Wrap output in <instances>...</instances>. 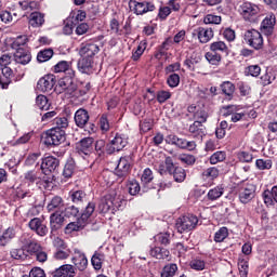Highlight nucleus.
Instances as JSON below:
<instances>
[{
    "label": "nucleus",
    "mask_w": 277,
    "mask_h": 277,
    "mask_svg": "<svg viewBox=\"0 0 277 277\" xmlns=\"http://www.w3.org/2000/svg\"><path fill=\"white\" fill-rule=\"evenodd\" d=\"M149 254L154 259H167V261H170V251L166 248H161V247L151 248L149 251Z\"/></svg>",
    "instance_id": "473e14b6"
},
{
    "label": "nucleus",
    "mask_w": 277,
    "mask_h": 277,
    "mask_svg": "<svg viewBox=\"0 0 277 277\" xmlns=\"http://www.w3.org/2000/svg\"><path fill=\"white\" fill-rule=\"evenodd\" d=\"M60 168V160L53 156H48L42 158L41 161V171L43 174H51V172H55Z\"/></svg>",
    "instance_id": "2eb2a0df"
},
{
    "label": "nucleus",
    "mask_w": 277,
    "mask_h": 277,
    "mask_svg": "<svg viewBox=\"0 0 277 277\" xmlns=\"http://www.w3.org/2000/svg\"><path fill=\"white\" fill-rule=\"evenodd\" d=\"M222 196H224V186L223 185H217V186L211 188L207 194L208 200H211L212 202L215 200H219V198H222Z\"/></svg>",
    "instance_id": "c9c22d12"
},
{
    "label": "nucleus",
    "mask_w": 277,
    "mask_h": 277,
    "mask_svg": "<svg viewBox=\"0 0 277 277\" xmlns=\"http://www.w3.org/2000/svg\"><path fill=\"white\" fill-rule=\"evenodd\" d=\"M205 25H220L222 23V16L208 14L203 17Z\"/></svg>",
    "instance_id": "13d9d810"
},
{
    "label": "nucleus",
    "mask_w": 277,
    "mask_h": 277,
    "mask_svg": "<svg viewBox=\"0 0 277 277\" xmlns=\"http://www.w3.org/2000/svg\"><path fill=\"white\" fill-rule=\"evenodd\" d=\"M200 62V56H197L196 54H193L189 58H186L184 61V65L188 70H195L196 69V64H199Z\"/></svg>",
    "instance_id": "5fc2aeb1"
},
{
    "label": "nucleus",
    "mask_w": 277,
    "mask_h": 277,
    "mask_svg": "<svg viewBox=\"0 0 277 277\" xmlns=\"http://www.w3.org/2000/svg\"><path fill=\"white\" fill-rule=\"evenodd\" d=\"M10 254L11 259H15V261H25L28 256L24 245L21 248L12 249Z\"/></svg>",
    "instance_id": "a19ab883"
},
{
    "label": "nucleus",
    "mask_w": 277,
    "mask_h": 277,
    "mask_svg": "<svg viewBox=\"0 0 277 277\" xmlns=\"http://www.w3.org/2000/svg\"><path fill=\"white\" fill-rule=\"evenodd\" d=\"M157 172L163 176V174H172L174 170V161L172 160V157H167L164 161L159 162L155 166Z\"/></svg>",
    "instance_id": "4be33fe9"
},
{
    "label": "nucleus",
    "mask_w": 277,
    "mask_h": 277,
    "mask_svg": "<svg viewBox=\"0 0 277 277\" xmlns=\"http://www.w3.org/2000/svg\"><path fill=\"white\" fill-rule=\"evenodd\" d=\"M206 60L209 64H212V66H217L220 62H222V56L217 54V52L211 51L206 53Z\"/></svg>",
    "instance_id": "de8ad7c7"
},
{
    "label": "nucleus",
    "mask_w": 277,
    "mask_h": 277,
    "mask_svg": "<svg viewBox=\"0 0 277 277\" xmlns=\"http://www.w3.org/2000/svg\"><path fill=\"white\" fill-rule=\"evenodd\" d=\"M55 83H57L55 75H45L38 81L37 90H39V92H51V90L55 88Z\"/></svg>",
    "instance_id": "f8f14e48"
},
{
    "label": "nucleus",
    "mask_w": 277,
    "mask_h": 277,
    "mask_svg": "<svg viewBox=\"0 0 277 277\" xmlns=\"http://www.w3.org/2000/svg\"><path fill=\"white\" fill-rule=\"evenodd\" d=\"M94 209H96V205H94V202H89L81 216L77 219L80 228H85V226H88L90 217H92V213H94Z\"/></svg>",
    "instance_id": "f3484780"
},
{
    "label": "nucleus",
    "mask_w": 277,
    "mask_h": 277,
    "mask_svg": "<svg viewBox=\"0 0 277 277\" xmlns=\"http://www.w3.org/2000/svg\"><path fill=\"white\" fill-rule=\"evenodd\" d=\"M171 174L173 175L175 183H183V181H185V179L187 177V173L182 167L173 168Z\"/></svg>",
    "instance_id": "a18cd8bd"
},
{
    "label": "nucleus",
    "mask_w": 277,
    "mask_h": 277,
    "mask_svg": "<svg viewBox=\"0 0 277 277\" xmlns=\"http://www.w3.org/2000/svg\"><path fill=\"white\" fill-rule=\"evenodd\" d=\"M69 198L75 205H81V202H85V198H88V196L83 190H71L69 192Z\"/></svg>",
    "instance_id": "58836bf2"
},
{
    "label": "nucleus",
    "mask_w": 277,
    "mask_h": 277,
    "mask_svg": "<svg viewBox=\"0 0 277 277\" xmlns=\"http://www.w3.org/2000/svg\"><path fill=\"white\" fill-rule=\"evenodd\" d=\"M27 36L23 35V36H18L16 37V39L13 41L12 43V49H23L22 47H25V44H27Z\"/></svg>",
    "instance_id": "338daca9"
},
{
    "label": "nucleus",
    "mask_w": 277,
    "mask_h": 277,
    "mask_svg": "<svg viewBox=\"0 0 277 277\" xmlns=\"http://www.w3.org/2000/svg\"><path fill=\"white\" fill-rule=\"evenodd\" d=\"M53 57V50L52 49H47L43 51H40L37 55V61L42 64L44 62H49Z\"/></svg>",
    "instance_id": "603ef678"
},
{
    "label": "nucleus",
    "mask_w": 277,
    "mask_h": 277,
    "mask_svg": "<svg viewBox=\"0 0 277 277\" xmlns=\"http://www.w3.org/2000/svg\"><path fill=\"white\" fill-rule=\"evenodd\" d=\"M240 14L242 18L249 23H254V21H256V16L261 14V5L252 2H243L240 5Z\"/></svg>",
    "instance_id": "20e7f679"
},
{
    "label": "nucleus",
    "mask_w": 277,
    "mask_h": 277,
    "mask_svg": "<svg viewBox=\"0 0 277 277\" xmlns=\"http://www.w3.org/2000/svg\"><path fill=\"white\" fill-rule=\"evenodd\" d=\"M261 75V66L259 65H250L245 68L246 77H259Z\"/></svg>",
    "instance_id": "864d4df0"
},
{
    "label": "nucleus",
    "mask_w": 277,
    "mask_h": 277,
    "mask_svg": "<svg viewBox=\"0 0 277 277\" xmlns=\"http://www.w3.org/2000/svg\"><path fill=\"white\" fill-rule=\"evenodd\" d=\"M28 226L30 230L36 233L39 237H47V235H49V227H47V224H44V221L40 217L31 219Z\"/></svg>",
    "instance_id": "9d476101"
},
{
    "label": "nucleus",
    "mask_w": 277,
    "mask_h": 277,
    "mask_svg": "<svg viewBox=\"0 0 277 277\" xmlns=\"http://www.w3.org/2000/svg\"><path fill=\"white\" fill-rule=\"evenodd\" d=\"M70 254H72V252L64 245V240H60V247L54 252V259L56 261H66V259L70 258Z\"/></svg>",
    "instance_id": "cd10ccee"
},
{
    "label": "nucleus",
    "mask_w": 277,
    "mask_h": 277,
    "mask_svg": "<svg viewBox=\"0 0 277 277\" xmlns=\"http://www.w3.org/2000/svg\"><path fill=\"white\" fill-rule=\"evenodd\" d=\"M175 226L181 234L189 233V230H194L198 226V216L193 214L184 215L177 220Z\"/></svg>",
    "instance_id": "39448f33"
},
{
    "label": "nucleus",
    "mask_w": 277,
    "mask_h": 277,
    "mask_svg": "<svg viewBox=\"0 0 277 277\" xmlns=\"http://www.w3.org/2000/svg\"><path fill=\"white\" fill-rule=\"evenodd\" d=\"M188 131L194 137L200 138L202 135H205L202 123H200V121H195L193 124H190Z\"/></svg>",
    "instance_id": "37998d69"
},
{
    "label": "nucleus",
    "mask_w": 277,
    "mask_h": 277,
    "mask_svg": "<svg viewBox=\"0 0 277 277\" xmlns=\"http://www.w3.org/2000/svg\"><path fill=\"white\" fill-rule=\"evenodd\" d=\"M177 272L179 265H176L175 263H169L162 267L160 272V277H175Z\"/></svg>",
    "instance_id": "72a5a7b5"
},
{
    "label": "nucleus",
    "mask_w": 277,
    "mask_h": 277,
    "mask_svg": "<svg viewBox=\"0 0 277 277\" xmlns=\"http://www.w3.org/2000/svg\"><path fill=\"white\" fill-rule=\"evenodd\" d=\"M106 198L110 206L113 207V213L116 211H120L124 209V205H127V200L124 199V195L122 194V189H111Z\"/></svg>",
    "instance_id": "7ed1b4c3"
},
{
    "label": "nucleus",
    "mask_w": 277,
    "mask_h": 277,
    "mask_svg": "<svg viewBox=\"0 0 277 277\" xmlns=\"http://www.w3.org/2000/svg\"><path fill=\"white\" fill-rule=\"evenodd\" d=\"M130 5H133V12L136 16H143V14H148V12H155L157 9L155 3L148 1L137 2L135 0H131Z\"/></svg>",
    "instance_id": "6e6552de"
},
{
    "label": "nucleus",
    "mask_w": 277,
    "mask_h": 277,
    "mask_svg": "<svg viewBox=\"0 0 277 277\" xmlns=\"http://www.w3.org/2000/svg\"><path fill=\"white\" fill-rule=\"evenodd\" d=\"M19 241L22 245H24V250H26L27 256H29V254H36L38 251L42 250L40 243L31 240V238L27 234H24L21 237Z\"/></svg>",
    "instance_id": "ddd939ff"
},
{
    "label": "nucleus",
    "mask_w": 277,
    "mask_h": 277,
    "mask_svg": "<svg viewBox=\"0 0 277 277\" xmlns=\"http://www.w3.org/2000/svg\"><path fill=\"white\" fill-rule=\"evenodd\" d=\"M47 209L49 213H62L64 211V199L60 196H55L48 203Z\"/></svg>",
    "instance_id": "393cba45"
},
{
    "label": "nucleus",
    "mask_w": 277,
    "mask_h": 277,
    "mask_svg": "<svg viewBox=\"0 0 277 277\" xmlns=\"http://www.w3.org/2000/svg\"><path fill=\"white\" fill-rule=\"evenodd\" d=\"M74 120L77 127L83 129V127H85V124H88V122L90 121V114L88 113V110L80 108L76 111Z\"/></svg>",
    "instance_id": "bb28decb"
},
{
    "label": "nucleus",
    "mask_w": 277,
    "mask_h": 277,
    "mask_svg": "<svg viewBox=\"0 0 277 277\" xmlns=\"http://www.w3.org/2000/svg\"><path fill=\"white\" fill-rule=\"evenodd\" d=\"M245 41L255 51L263 49V35L256 29L247 30L245 32Z\"/></svg>",
    "instance_id": "423d86ee"
},
{
    "label": "nucleus",
    "mask_w": 277,
    "mask_h": 277,
    "mask_svg": "<svg viewBox=\"0 0 277 277\" xmlns=\"http://www.w3.org/2000/svg\"><path fill=\"white\" fill-rule=\"evenodd\" d=\"M57 89L60 94H65V98H79V90L75 83V77L65 76L58 80Z\"/></svg>",
    "instance_id": "f257e3e1"
},
{
    "label": "nucleus",
    "mask_w": 277,
    "mask_h": 277,
    "mask_svg": "<svg viewBox=\"0 0 277 277\" xmlns=\"http://www.w3.org/2000/svg\"><path fill=\"white\" fill-rule=\"evenodd\" d=\"M255 166L258 168V170H272V160L269 159H258L255 161Z\"/></svg>",
    "instance_id": "69168bd1"
},
{
    "label": "nucleus",
    "mask_w": 277,
    "mask_h": 277,
    "mask_svg": "<svg viewBox=\"0 0 277 277\" xmlns=\"http://www.w3.org/2000/svg\"><path fill=\"white\" fill-rule=\"evenodd\" d=\"M98 51H101V49L96 45V43H85L81 45L79 55L81 57L94 60V55H96Z\"/></svg>",
    "instance_id": "6ab92c4d"
},
{
    "label": "nucleus",
    "mask_w": 277,
    "mask_h": 277,
    "mask_svg": "<svg viewBox=\"0 0 277 277\" xmlns=\"http://www.w3.org/2000/svg\"><path fill=\"white\" fill-rule=\"evenodd\" d=\"M155 180V175H153V170L150 168L144 169L141 175V185L142 192L146 194V192H150L154 188L153 181Z\"/></svg>",
    "instance_id": "dca6fc26"
},
{
    "label": "nucleus",
    "mask_w": 277,
    "mask_h": 277,
    "mask_svg": "<svg viewBox=\"0 0 277 277\" xmlns=\"http://www.w3.org/2000/svg\"><path fill=\"white\" fill-rule=\"evenodd\" d=\"M276 80V75L272 70H266V72L261 77L262 85H269Z\"/></svg>",
    "instance_id": "6e6d98bb"
},
{
    "label": "nucleus",
    "mask_w": 277,
    "mask_h": 277,
    "mask_svg": "<svg viewBox=\"0 0 277 277\" xmlns=\"http://www.w3.org/2000/svg\"><path fill=\"white\" fill-rule=\"evenodd\" d=\"M262 197L266 207H274L277 205V186H273L271 190H264Z\"/></svg>",
    "instance_id": "b1692460"
},
{
    "label": "nucleus",
    "mask_w": 277,
    "mask_h": 277,
    "mask_svg": "<svg viewBox=\"0 0 277 277\" xmlns=\"http://www.w3.org/2000/svg\"><path fill=\"white\" fill-rule=\"evenodd\" d=\"M18 5L24 10V12H34V10H38L40 8L38 2L29 0L19 1Z\"/></svg>",
    "instance_id": "c03bdc74"
},
{
    "label": "nucleus",
    "mask_w": 277,
    "mask_h": 277,
    "mask_svg": "<svg viewBox=\"0 0 277 277\" xmlns=\"http://www.w3.org/2000/svg\"><path fill=\"white\" fill-rule=\"evenodd\" d=\"M103 263H105V253L95 251L91 258V265H93L94 269L98 271L102 269Z\"/></svg>",
    "instance_id": "f704fd0d"
},
{
    "label": "nucleus",
    "mask_w": 277,
    "mask_h": 277,
    "mask_svg": "<svg viewBox=\"0 0 277 277\" xmlns=\"http://www.w3.org/2000/svg\"><path fill=\"white\" fill-rule=\"evenodd\" d=\"M256 192V186L254 184H247L239 193V200L242 205H248Z\"/></svg>",
    "instance_id": "a211bd4d"
},
{
    "label": "nucleus",
    "mask_w": 277,
    "mask_h": 277,
    "mask_svg": "<svg viewBox=\"0 0 277 277\" xmlns=\"http://www.w3.org/2000/svg\"><path fill=\"white\" fill-rule=\"evenodd\" d=\"M54 72H65L69 77H75V69H72V66L69 62L67 61H60L55 66H54Z\"/></svg>",
    "instance_id": "c85d7f7f"
},
{
    "label": "nucleus",
    "mask_w": 277,
    "mask_h": 277,
    "mask_svg": "<svg viewBox=\"0 0 277 277\" xmlns=\"http://www.w3.org/2000/svg\"><path fill=\"white\" fill-rule=\"evenodd\" d=\"M175 146L182 148L183 150H196V142L187 141L186 138L177 137L175 141Z\"/></svg>",
    "instance_id": "4c0bfd02"
},
{
    "label": "nucleus",
    "mask_w": 277,
    "mask_h": 277,
    "mask_svg": "<svg viewBox=\"0 0 277 277\" xmlns=\"http://www.w3.org/2000/svg\"><path fill=\"white\" fill-rule=\"evenodd\" d=\"M36 105L42 111H49V109L51 108V104L49 103V100L44 95L37 96Z\"/></svg>",
    "instance_id": "49530a36"
},
{
    "label": "nucleus",
    "mask_w": 277,
    "mask_h": 277,
    "mask_svg": "<svg viewBox=\"0 0 277 277\" xmlns=\"http://www.w3.org/2000/svg\"><path fill=\"white\" fill-rule=\"evenodd\" d=\"M14 61L16 62V64L27 66V64L31 62V53L25 48H17L14 53Z\"/></svg>",
    "instance_id": "aec40b11"
},
{
    "label": "nucleus",
    "mask_w": 277,
    "mask_h": 277,
    "mask_svg": "<svg viewBox=\"0 0 277 277\" xmlns=\"http://www.w3.org/2000/svg\"><path fill=\"white\" fill-rule=\"evenodd\" d=\"M276 26V15L271 13L261 23V29L266 36H272L274 27Z\"/></svg>",
    "instance_id": "412c9836"
},
{
    "label": "nucleus",
    "mask_w": 277,
    "mask_h": 277,
    "mask_svg": "<svg viewBox=\"0 0 277 277\" xmlns=\"http://www.w3.org/2000/svg\"><path fill=\"white\" fill-rule=\"evenodd\" d=\"M75 266L70 264H64L56 268L53 273V277H75Z\"/></svg>",
    "instance_id": "a878e982"
},
{
    "label": "nucleus",
    "mask_w": 277,
    "mask_h": 277,
    "mask_svg": "<svg viewBox=\"0 0 277 277\" xmlns=\"http://www.w3.org/2000/svg\"><path fill=\"white\" fill-rule=\"evenodd\" d=\"M210 51L228 55V45L224 41H214L210 44Z\"/></svg>",
    "instance_id": "79ce46f5"
},
{
    "label": "nucleus",
    "mask_w": 277,
    "mask_h": 277,
    "mask_svg": "<svg viewBox=\"0 0 277 277\" xmlns=\"http://www.w3.org/2000/svg\"><path fill=\"white\" fill-rule=\"evenodd\" d=\"M71 262L79 272H85V269H88V258L85 256V253L79 249L74 250Z\"/></svg>",
    "instance_id": "4468645a"
},
{
    "label": "nucleus",
    "mask_w": 277,
    "mask_h": 277,
    "mask_svg": "<svg viewBox=\"0 0 277 277\" xmlns=\"http://www.w3.org/2000/svg\"><path fill=\"white\" fill-rule=\"evenodd\" d=\"M76 150L82 157H90L94 150V138L93 137H84L82 138L76 146Z\"/></svg>",
    "instance_id": "1a4fd4ad"
},
{
    "label": "nucleus",
    "mask_w": 277,
    "mask_h": 277,
    "mask_svg": "<svg viewBox=\"0 0 277 277\" xmlns=\"http://www.w3.org/2000/svg\"><path fill=\"white\" fill-rule=\"evenodd\" d=\"M66 142V131L60 128H52L45 132L43 144L45 146H60Z\"/></svg>",
    "instance_id": "f03ea898"
},
{
    "label": "nucleus",
    "mask_w": 277,
    "mask_h": 277,
    "mask_svg": "<svg viewBox=\"0 0 277 277\" xmlns=\"http://www.w3.org/2000/svg\"><path fill=\"white\" fill-rule=\"evenodd\" d=\"M238 269L241 277H248V269H249L248 260L240 258L238 260Z\"/></svg>",
    "instance_id": "0e129e2a"
},
{
    "label": "nucleus",
    "mask_w": 277,
    "mask_h": 277,
    "mask_svg": "<svg viewBox=\"0 0 277 277\" xmlns=\"http://www.w3.org/2000/svg\"><path fill=\"white\" fill-rule=\"evenodd\" d=\"M130 170H131V164L129 163V160L127 158H120L115 169V174L119 179H124L126 176L129 175Z\"/></svg>",
    "instance_id": "5701e85b"
},
{
    "label": "nucleus",
    "mask_w": 277,
    "mask_h": 277,
    "mask_svg": "<svg viewBox=\"0 0 277 277\" xmlns=\"http://www.w3.org/2000/svg\"><path fill=\"white\" fill-rule=\"evenodd\" d=\"M1 70V77L0 81L2 80V90H8V87L10 83H12V77L14 75V71H12V68L4 66L0 67Z\"/></svg>",
    "instance_id": "c756f323"
},
{
    "label": "nucleus",
    "mask_w": 277,
    "mask_h": 277,
    "mask_svg": "<svg viewBox=\"0 0 277 277\" xmlns=\"http://www.w3.org/2000/svg\"><path fill=\"white\" fill-rule=\"evenodd\" d=\"M193 38H198L201 44H207V42H211V39L214 36L213 28L209 27H198L193 30Z\"/></svg>",
    "instance_id": "9b49d317"
},
{
    "label": "nucleus",
    "mask_w": 277,
    "mask_h": 277,
    "mask_svg": "<svg viewBox=\"0 0 277 277\" xmlns=\"http://www.w3.org/2000/svg\"><path fill=\"white\" fill-rule=\"evenodd\" d=\"M221 90L226 96H233L235 94V84L230 81H225L221 84Z\"/></svg>",
    "instance_id": "4d7b16f0"
},
{
    "label": "nucleus",
    "mask_w": 277,
    "mask_h": 277,
    "mask_svg": "<svg viewBox=\"0 0 277 277\" xmlns=\"http://www.w3.org/2000/svg\"><path fill=\"white\" fill-rule=\"evenodd\" d=\"M129 144L127 141V137L122 134H116L114 140L110 141V143L106 146V153L108 155H114V153H120V150H123L124 147Z\"/></svg>",
    "instance_id": "0eeeda50"
},
{
    "label": "nucleus",
    "mask_w": 277,
    "mask_h": 277,
    "mask_svg": "<svg viewBox=\"0 0 277 277\" xmlns=\"http://www.w3.org/2000/svg\"><path fill=\"white\" fill-rule=\"evenodd\" d=\"M98 211L100 213H109V211H111V213H114V208L111 206V203L109 202V200H107V197L105 196L100 205H98Z\"/></svg>",
    "instance_id": "3c124183"
},
{
    "label": "nucleus",
    "mask_w": 277,
    "mask_h": 277,
    "mask_svg": "<svg viewBox=\"0 0 277 277\" xmlns=\"http://www.w3.org/2000/svg\"><path fill=\"white\" fill-rule=\"evenodd\" d=\"M155 241L161 243V246H169L170 243V233H160L155 236Z\"/></svg>",
    "instance_id": "774afa93"
},
{
    "label": "nucleus",
    "mask_w": 277,
    "mask_h": 277,
    "mask_svg": "<svg viewBox=\"0 0 277 277\" xmlns=\"http://www.w3.org/2000/svg\"><path fill=\"white\" fill-rule=\"evenodd\" d=\"M29 24L31 27H42V25H44V14L40 12H32L30 14Z\"/></svg>",
    "instance_id": "ea45409f"
},
{
    "label": "nucleus",
    "mask_w": 277,
    "mask_h": 277,
    "mask_svg": "<svg viewBox=\"0 0 277 277\" xmlns=\"http://www.w3.org/2000/svg\"><path fill=\"white\" fill-rule=\"evenodd\" d=\"M72 174H75V161L69 160L64 167L63 176L70 179Z\"/></svg>",
    "instance_id": "052dcab7"
},
{
    "label": "nucleus",
    "mask_w": 277,
    "mask_h": 277,
    "mask_svg": "<svg viewBox=\"0 0 277 277\" xmlns=\"http://www.w3.org/2000/svg\"><path fill=\"white\" fill-rule=\"evenodd\" d=\"M202 176L203 179L214 181V179H217V176H220V170H217V168L215 167H210L202 172Z\"/></svg>",
    "instance_id": "8fccbe9b"
},
{
    "label": "nucleus",
    "mask_w": 277,
    "mask_h": 277,
    "mask_svg": "<svg viewBox=\"0 0 277 277\" xmlns=\"http://www.w3.org/2000/svg\"><path fill=\"white\" fill-rule=\"evenodd\" d=\"M92 64H94V60L82 57L78 61V70L84 75H90L92 72Z\"/></svg>",
    "instance_id": "7c9ffc66"
},
{
    "label": "nucleus",
    "mask_w": 277,
    "mask_h": 277,
    "mask_svg": "<svg viewBox=\"0 0 277 277\" xmlns=\"http://www.w3.org/2000/svg\"><path fill=\"white\" fill-rule=\"evenodd\" d=\"M228 237V228L226 227H221L215 234H214V241L216 243H222L224 239Z\"/></svg>",
    "instance_id": "bf43d9fd"
},
{
    "label": "nucleus",
    "mask_w": 277,
    "mask_h": 277,
    "mask_svg": "<svg viewBox=\"0 0 277 277\" xmlns=\"http://www.w3.org/2000/svg\"><path fill=\"white\" fill-rule=\"evenodd\" d=\"M194 118L195 122H199L200 124H202L203 122H207L209 115L207 114V111H205V109L199 108L195 111Z\"/></svg>",
    "instance_id": "e2e57ef3"
},
{
    "label": "nucleus",
    "mask_w": 277,
    "mask_h": 277,
    "mask_svg": "<svg viewBox=\"0 0 277 277\" xmlns=\"http://www.w3.org/2000/svg\"><path fill=\"white\" fill-rule=\"evenodd\" d=\"M14 237H16V230L13 227H9L0 235V246H8Z\"/></svg>",
    "instance_id": "e433bc0d"
},
{
    "label": "nucleus",
    "mask_w": 277,
    "mask_h": 277,
    "mask_svg": "<svg viewBox=\"0 0 277 277\" xmlns=\"http://www.w3.org/2000/svg\"><path fill=\"white\" fill-rule=\"evenodd\" d=\"M226 160V151H215L210 156L211 166H215L216 163H222V161Z\"/></svg>",
    "instance_id": "09e8293b"
},
{
    "label": "nucleus",
    "mask_w": 277,
    "mask_h": 277,
    "mask_svg": "<svg viewBox=\"0 0 277 277\" xmlns=\"http://www.w3.org/2000/svg\"><path fill=\"white\" fill-rule=\"evenodd\" d=\"M128 189L131 196H137V194L142 192V186H140V183L137 181L133 180L129 182Z\"/></svg>",
    "instance_id": "680f3d73"
},
{
    "label": "nucleus",
    "mask_w": 277,
    "mask_h": 277,
    "mask_svg": "<svg viewBox=\"0 0 277 277\" xmlns=\"http://www.w3.org/2000/svg\"><path fill=\"white\" fill-rule=\"evenodd\" d=\"M62 224H64L62 212H54L50 215V226L52 232L60 230V228H62Z\"/></svg>",
    "instance_id": "2f4dec72"
}]
</instances>
